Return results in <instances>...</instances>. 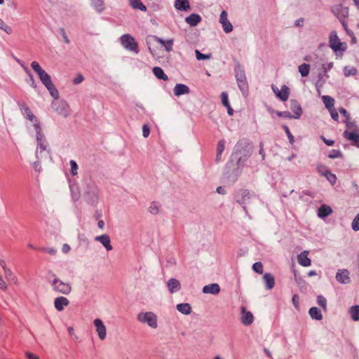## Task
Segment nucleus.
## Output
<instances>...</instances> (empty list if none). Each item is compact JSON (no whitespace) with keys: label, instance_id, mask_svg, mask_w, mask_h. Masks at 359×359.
I'll return each instance as SVG.
<instances>
[{"label":"nucleus","instance_id":"11","mask_svg":"<svg viewBox=\"0 0 359 359\" xmlns=\"http://www.w3.org/2000/svg\"><path fill=\"white\" fill-rule=\"evenodd\" d=\"M241 323L245 326L250 325L254 321V316L252 313L250 311H247L245 306H241Z\"/></svg>","mask_w":359,"mask_h":359},{"label":"nucleus","instance_id":"32","mask_svg":"<svg viewBox=\"0 0 359 359\" xmlns=\"http://www.w3.org/2000/svg\"><path fill=\"white\" fill-rule=\"evenodd\" d=\"M322 100H323V102L325 106V107L328 109V110H330L334 107V100L329 96V95H323L322 97Z\"/></svg>","mask_w":359,"mask_h":359},{"label":"nucleus","instance_id":"20","mask_svg":"<svg viewBox=\"0 0 359 359\" xmlns=\"http://www.w3.org/2000/svg\"><path fill=\"white\" fill-rule=\"evenodd\" d=\"M167 285L170 293L179 291L181 288L180 283L175 278L170 279L167 283Z\"/></svg>","mask_w":359,"mask_h":359},{"label":"nucleus","instance_id":"53","mask_svg":"<svg viewBox=\"0 0 359 359\" xmlns=\"http://www.w3.org/2000/svg\"><path fill=\"white\" fill-rule=\"evenodd\" d=\"M40 251L46 252L51 255H54L56 253V250L54 248H41L40 249Z\"/></svg>","mask_w":359,"mask_h":359},{"label":"nucleus","instance_id":"15","mask_svg":"<svg viewBox=\"0 0 359 359\" xmlns=\"http://www.w3.org/2000/svg\"><path fill=\"white\" fill-rule=\"evenodd\" d=\"M93 323L100 339L103 340L106 337V327L104 325L99 318L95 319Z\"/></svg>","mask_w":359,"mask_h":359},{"label":"nucleus","instance_id":"7","mask_svg":"<svg viewBox=\"0 0 359 359\" xmlns=\"http://www.w3.org/2000/svg\"><path fill=\"white\" fill-rule=\"evenodd\" d=\"M343 137L346 140L351 142L353 146L359 148V130H344Z\"/></svg>","mask_w":359,"mask_h":359},{"label":"nucleus","instance_id":"44","mask_svg":"<svg viewBox=\"0 0 359 359\" xmlns=\"http://www.w3.org/2000/svg\"><path fill=\"white\" fill-rule=\"evenodd\" d=\"M71 166V174L72 176L77 175L78 165L76 161L71 160L69 162Z\"/></svg>","mask_w":359,"mask_h":359},{"label":"nucleus","instance_id":"62","mask_svg":"<svg viewBox=\"0 0 359 359\" xmlns=\"http://www.w3.org/2000/svg\"><path fill=\"white\" fill-rule=\"evenodd\" d=\"M69 250H70V247L68 244H64L62 245V252L64 253H67L69 252Z\"/></svg>","mask_w":359,"mask_h":359},{"label":"nucleus","instance_id":"22","mask_svg":"<svg viewBox=\"0 0 359 359\" xmlns=\"http://www.w3.org/2000/svg\"><path fill=\"white\" fill-rule=\"evenodd\" d=\"M189 93V88L187 86L182 83H177L174 88V93L176 96H180Z\"/></svg>","mask_w":359,"mask_h":359},{"label":"nucleus","instance_id":"36","mask_svg":"<svg viewBox=\"0 0 359 359\" xmlns=\"http://www.w3.org/2000/svg\"><path fill=\"white\" fill-rule=\"evenodd\" d=\"M298 69L302 76L306 77L309 74L310 65L306 63L302 64L299 66Z\"/></svg>","mask_w":359,"mask_h":359},{"label":"nucleus","instance_id":"50","mask_svg":"<svg viewBox=\"0 0 359 359\" xmlns=\"http://www.w3.org/2000/svg\"><path fill=\"white\" fill-rule=\"evenodd\" d=\"M292 303L294 307L299 310V297L298 294H295L292 296Z\"/></svg>","mask_w":359,"mask_h":359},{"label":"nucleus","instance_id":"56","mask_svg":"<svg viewBox=\"0 0 359 359\" xmlns=\"http://www.w3.org/2000/svg\"><path fill=\"white\" fill-rule=\"evenodd\" d=\"M83 81V76L81 74H79L76 75V76L73 79L72 81V83L74 84H79L80 83H81L82 81Z\"/></svg>","mask_w":359,"mask_h":359},{"label":"nucleus","instance_id":"51","mask_svg":"<svg viewBox=\"0 0 359 359\" xmlns=\"http://www.w3.org/2000/svg\"><path fill=\"white\" fill-rule=\"evenodd\" d=\"M283 129L285 130V131L289 138L290 142L291 144H292L294 142V137L292 135V133H290L289 128L287 126H283Z\"/></svg>","mask_w":359,"mask_h":359},{"label":"nucleus","instance_id":"61","mask_svg":"<svg viewBox=\"0 0 359 359\" xmlns=\"http://www.w3.org/2000/svg\"><path fill=\"white\" fill-rule=\"evenodd\" d=\"M321 139L323 140L324 143L327 146H332L334 144V141L332 140H327L324 137H321Z\"/></svg>","mask_w":359,"mask_h":359},{"label":"nucleus","instance_id":"42","mask_svg":"<svg viewBox=\"0 0 359 359\" xmlns=\"http://www.w3.org/2000/svg\"><path fill=\"white\" fill-rule=\"evenodd\" d=\"M252 269L259 274H262L264 272L263 265L260 262L255 263L252 265Z\"/></svg>","mask_w":359,"mask_h":359},{"label":"nucleus","instance_id":"59","mask_svg":"<svg viewBox=\"0 0 359 359\" xmlns=\"http://www.w3.org/2000/svg\"><path fill=\"white\" fill-rule=\"evenodd\" d=\"M7 288H8V287H7L6 282L4 280L1 276L0 275V289L4 291H6L7 290Z\"/></svg>","mask_w":359,"mask_h":359},{"label":"nucleus","instance_id":"38","mask_svg":"<svg viewBox=\"0 0 359 359\" xmlns=\"http://www.w3.org/2000/svg\"><path fill=\"white\" fill-rule=\"evenodd\" d=\"M358 73V70L356 68L353 67L346 66L344 68V74L346 77L351 76H355Z\"/></svg>","mask_w":359,"mask_h":359},{"label":"nucleus","instance_id":"14","mask_svg":"<svg viewBox=\"0 0 359 359\" xmlns=\"http://www.w3.org/2000/svg\"><path fill=\"white\" fill-rule=\"evenodd\" d=\"M290 109L293 112L292 116L294 119H298L302 114V109L300 104L295 100H290Z\"/></svg>","mask_w":359,"mask_h":359},{"label":"nucleus","instance_id":"10","mask_svg":"<svg viewBox=\"0 0 359 359\" xmlns=\"http://www.w3.org/2000/svg\"><path fill=\"white\" fill-rule=\"evenodd\" d=\"M35 130L36 133V141L38 148L39 149L40 151L42 152L46 150V144H45L46 140L44 135L42 133L41 124H39L38 123L35 124Z\"/></svg>","mask_w":359,"mask_h":359},{"label":"nucleus","instance_id":"8","mask_svg":"<svg viewBox=\"0 0 359 359\" xmlns=\"http://www.w3.org/2000/svg\"><path fill=\"white\" fill-rule=\"evenodd\" d=\"M18 105L20 109L22 111V114L24 116L29 120V121L33 122L34 128H35V124L38 123L40 124L39 121L36 118V117L33 114L32 111L29 109V107L25 102H20Z\"/></svg>","mask_w":359,"mask_h":359},{"label":"nucleus","instance_id":"41","mask_svg":"<svg viewBox=\"0 0 359 359\" xmlns=\"http://www.w3.org/2000/svg\"><path fill=\"white\" fill-rule=\"evenodd\" d=\"M344 123L346 127V130H359V128L357 127L354 121H351V119L345 120Z\"/></svg>","mask_w":359,"mask_h":359},{"label":"nucleus","instance_id":"17","mask_svg":"<svg viewBox=\"0 0 359 359\" xmlns=\"http://www.w3.org/2000/svg\"><path fill=\"white\" fill-rule=\"evenodd\" d=\"M336 279L339 283H348L350 281L348 271L346 269L339 270L337 273Z\"/></svg>","mask_w":359,"mask_h":359},{"label":"nucleus","instance_id":"47","mask_svg":"<svg viewBox=\"0 0 359 359\" xmlns=\"http://www.w3.org/2000/svg\"><path fill=\"white\" fill-rule=\"evenodd\" d=\"M342 156L341 152L339 150L333 149L329 154L328 157L330 158H337Z\"/></svg>","mask_w":359,"mask_h":359},{"label":"nucleus","instance_id":"28","mask_svg":"<svg viewBox=\"0 0 359 359\" xmlns=\"http://www.w3.org/2000/svg\"><path fill=\"white\" fill-rule=\"evenodd\" d=\"M175 7L177 10L187 11L190 8L188 0H175Z\"/></svg>","mask_w":359,"mask_h":359},{"label":"nucleus","instance_id":"33","mask_svg":"<svg viewBox=\"0 0 359 359\" xmlns=\"http://www.w3.org/2000/svg\"><path fill=\"white\" fill-rule=\"evenodd\" d=\"M309 313L313 319L320 320L323 318L322 313L317 307H311Z\"/></svg>","mask_w":359,"mask_h":359},{"label":"nucleus","instance_id":"5","mask_svg":"<svg viewBox=\"0 0 359 359\" xmlns=\"http://www.w3.org/2000/svg\"><path fill=\"white\" fill-rule=\"evenodd\" d=\"M52 108L57 112L58 114L62 115L65 117L69 115V105L64 101L58 100L54 99V101L52 102Z\"/></svg>","mask_w":359,"mask_h":359},{"label":"nucleus","instance_id":"25","mask_svg":"<svg viewBox=\"0 0 359 359\" xmlns=\"http://www.w3.org/2000/svg\"><path fill=\"white\" fill-rule=\"evenodd\" d=\"M152 37L156 42H158L161 45L163 46L168 52H170L172 50V44H173L172 40L164 41L162 39H161L156 36H153Z\"/></svg>","mask_w":359,"mask_h":359},{"label":"nucleus","instance_id":"35","mask_svg":"<svg viewBox=\"0 0 359 359\" xmlns=\"http://www.w3.org/2000/svg\"><path fill=\"white\" fill-rule=\"evenodd\" d=\"M247 198H250V193L247 190H242L237 195V201L239 203H244Z\"/></svg>","mask_w":359,"mask_h":359},{"label":"nucleus","instance_id":"63","mask_svg":"<svg viewBox=\"0 0 359 359\" xmlns=\"http://www.w3.org/2000/svg\"><path fill=\"white\" fill-rule=\"evenodd\" d=\"M304 24V19L299 18L295 21V25L297 27H302Z\"/></svg>","mask_w":359,"mask_h":359},{"label":"nucleus","instance_id":"12","mask_svg":"<svg viewBox=\"0 0 359 359\" xmlns=\"http://www.w3.org/2000/svg\"><path fill=\"white\" fill-rule=\"evenodd\" d=\"M273 91L276 94V97L279 98L281 101L285 102L288 100L290 95V89L289 88L283 85L281 87L280 90H278L277 88H272Z\"/></svg>","mask_w":359,"mask_h":359},{"label":"nucleus","instance_id":"26","mask_svg":"<svg viewBox=\"0 0 359 359\" xmlns=\"http://www.w3.org/2000/svg\"><path fill=\"white\" fill-rule=\"evenodd\" d=\"M263 278H264L266 289L271 290L274 287V285H275V280H274L273 276L271 275V273H266L264 275Z\"/></svg>","mask_w":359,"mask_h":359},{"label":"nucleus","instance_id":"58","mask_svg":"<svg viewBox=\"0 0 359 359\" xmlns=\"http://www.w3.org/2000/svg\"><path fill=\"white\" fill-rule=\"evenodd\" d=\"M24 69H25V71L27 72V74L30 77L31 80L32 81V86L33 88H36V83L34 82V78H33V75L32 74L31 72L29 70V69L27 67H25Z\"/></svg>","mask_w":359,"mask_h":359},{"label":"nucleus","instance_id":"18","mask_svg":"<svg viewBox=\"0 0 359 359\" xmlns=\"http://www.w3.org/2000/svg\"><path fill=\"white\" fill-rule=\"evenodd\" d=\"M309 251L304 250L298 257V262L302 266H309L311 264V259L308 257Z\"/></svg>","mask_w":359,"mask_h":359},{"label":"nucleus","instance_id":"43","mask_svg":"<svg viewBox=\"0 0 359 359\" xmlns=\"http://www.w3.org/2000/svg\"><path fill=\"white\" fill-rule=\"evenodd\" d=\"M275 113L279 117H284V118H290V119L294 118L292 114L290 111H275Z\"/></svg>","mask_w":359,"mask_h":359},{"label":"nucleus","instance_id":"49","mask_svg":"<svg viewBox=\"0 0 359 359\" xmlns=\"http://www.w3.org/2000/svg\"><path fill=\"white\" fill-rule=\"evenodd\" d=\"M196 59L198 60H206L210 57V55H205L201 53L198 50H195Z\"/></svg>","mask_w":359,"mask_h":359},{"label":"nucleus","instance_id":"40","mask_svg":"<svg viewBox=\"0 0 359 359\" xmlns=\"http://www.w3.org/2000/svg\"><path fill=\"white\" fill-rule=\"evenodd\" d=\"M94 8L97 12H102L104 9V3L103 0H93Z\"/></svg>","mask_w":359,"mask_h":359},{"label":"nucleus","instance_id":"6","mask_svg":"<svg viewBox=\"0 0 359 359\" xmlns=\"http://www.w3.org/2000/svg\"><path fill=\"white\" fill-rule=\"evenodd\" d=\"M332 13L338 18V20H346L348 18L349 12L347 7L341 4L335 5L332 8Z\"/></svg>","mask_w":359,"mask_h":359},{"label":"nucleus","instance_id":"19","mask_svg":"<svg viewBox=\"0 0 359 359\" xmlns=\"http://www.w3.org/2000/svg\"><path fill=\"white\" fill-rule=\"evenodd\" d=\"M220 291V287L217 283H212L208 285H205L203 288V292L206 294H217Z\"/></svg>","mask_w":359,"mask_h":359},{"label":"nucleus","instance_id":"2","mask_svg":"<svg viewBox=\"0 0 359 359\" xmlns=\"http://www.w3.org/2000/svg\"><path fill=\"white\" fill-rule=\"evenodd\" d=\"M121 45L127 50L135 53H139L138 43L135 38L129 34H123L120 38Z\"/></svg>","mask_w":359,"mask_h":359},{"label":"nucleus","instance_id":"21","mask_svg":"<svg viewBox=\"0 0 359 359\" xmlns=\"http://www.w3.org/2000/svg\"><path fill=\"white\" fill-rule=\"evenodd\" d=\"M95 240L100 241L105 247L107 251L112 250V246L110 243V238L108 235L104 234L100 236H97Z\"/></svg>","mask_w":359,"mask_h":359},{"label":"nucleus","instance_id":"3","mask_svg":"<svg viewBox=\"0 0 359 359\" xmlns=\"http://www.w3.org/2000/svg\"><path fill=\"white\" fill-rule=\"evenodd\" d=\"M329 46L334 51H344L346 48V44L341 42L336 31L331 32L329 36Z\"/></svg>","mask_w":359,"mask_h":359},{"label":"nucleus","instance_id":"34","mask_svg":"<svg viewBox=\"0 0 359 359\" xmlns=\"http://www.w3.org/2000/svg\"><path fill=\"white\" fill-rule=\"evenodd\" d=\"M130 4L134 9H139L142 11H146L147 7L140 0H129Z\"/></svg>","mask_w":359,"mask_h":359},{"label":"nucleus","instance_id":"39","mask_svg":"<svg viewBox=\"0 0 359 359\" xmlns=\"http://www.w3.org/2000/svg\"><path fill=\"white\" fill-rule=\"evenodd\" d=\"M323 175L332 184H334L336 183L337 177L334 174L332 173L330 170H326L323 173Z\"/></svg>","mask_w":359,"mask_h":359},{"label":"nucleus","instance_id":"48","mask_svg":"<svg viewBox=\"0 0 359 359\" xmlns=\"http://www.w3.org/2000/svg\"><path fill=\"white\" fill-rule=\"evenodd\" d=\"M221 100H222V103L224 106L229 107V105H230L229 99H228V95L226 93H225V92L222 93Z\"/></svg>","mask_w":359,"mask_h":359},{"label":"nucleus","instance_id":"13","mask_svg":"<svg viewBox=\"0 0 359 359\" xmlns=\"http://www.w3.org/2000/svg\"><path fill=\"white\" fill-rule=\"evenodd\" d=\"M219 22L222 24L223 29L226 33H229L233 30V25L227 18L226 11H222L219 16Z\"/></svg>","mask_w":359,"mask_h":359},{"label":"nucleus","instance_id":"57","mask_svg":"<svg viewBox=\"0 0 359 359\" xmlns=\"http://www.w3.org/2000/svg\"><path fill=\"white\" fill-rule=\"evenodd\" d=\"M339 111L340 114L345 117V120L351 119L350 115L348 111L343 107L339 108Z\"/></svg>","mask_w":359,"mask_h":359},{"label":"nucleus","instance_id":"54","mask_svg":"<svg viewBox=\"0 0 359 359\" xmlns=\"http://www.w3.org/2000/svg\"><path fill=\"white\" fill-rule=\"evenodd\" d=\"M331 117L336 121H339V115L336 109L333 108L329 110Z\"/></svg>","mask_w":359,"mask_h":359},{"label":"nucleus","instance_id":"29","mask_svg":"<svg viewBox=\"0 0 359 359\" xmlns=\"http://www.w3.org/2000/svg\"><path fill=\"white\" fill-rule=\"evenodd\" d=\"M225 141L224 140H220L218 142L217 147V155L215 161L217 163L221 161L222 158V154L224 150L225 147Z\"/></svg>","mask_w":359,"mask_h":359},{"label":"nucleus","instance_id":"23","mask_svg":"<svg viewBox=\"0 0 359 359\" xmlns=\"http://www.w3.org/2000/svg\"><path fill=\"white\" fill-rule=\"evenodd\" d=\"M332 212V209L327 205H322L318 210V216L324 218L330 215Z\"/></svg>","mask_w":359,"mask_h":359},{"label":"nucleus","instance_id":"46","mask_svg":"<svg viewBox=\"0 0 359 359\" xmlns=\"http://www.w3.org/2000/svg\"><path fill=\"white\" fill-rule=\"evenodd\" d=\"M351 226L353 231H358L359 230V213L353 219Z\"/></svg>","mask_w":359,"mask_h":359},{"label":"nucleus","instance_id":"24","mask_svg":"<svg viewBox=\"0 0 359 359\" xmlns=\"http://www.w3.org/2000/svg\"><path fill=\"white\" fill-rule=\"evenodd\" d=\"M201 20V18L199 15L192 13L185 18V21L191 26L197 25Z\"/></svg>","mask_w":359,"mask_h":359},{"label":"nucleus","instance_id":"1","mask_svg":"<svg viewBox=\"0 0 359 359\" xmlns=\"http://www.w3.org/2000/svg\"><path fill=\"white\" fill-rule=\"evenodd\" d=\"M31 67L33 70L37 74L41 83L45 86L47 90L49 91L50 95L57 100L59 98V92L56 88L54 83L52 82L50 76L41 68L40 65L36 61H33L31 63Z\"/></svg>","mask_w":359,"mask_h":359},{"label":"nucleus","instance_id":"55","mask_svg":"<svg viewBox=\"0 0 359 359\" xmlns=\"http://www.w3.org/2000/svg\"><path fill=\"white\" fill-rule=\"evenodd\" d=\"M346 20H340V22L341 23L344 30L346 31V32L348 34H349V35L353 34V32L348 29V25H347V22Z\"/></svg>","mask_w":359,"mask_h":359},{"label":"nucleus","instance_id":"27","mask_svg":"<svg viewBox=\"0 0 359 359\" xmlns=\"http://www.w3.org/2000/svg\"><path fill=\"white\" fill-rule=\"evenodd\" d=\"M152 72L157 79L164 81H167L168 80V76L164 73L162 68L159 67H154L152 69Z\"/></svg>","mask_w":359,"mask_h":359},{"label":"nucleus","instance_id":"16","mask_svg":"<svg viewBox=\"0 0 359 359\" xmlns=\"http://www.w3.org/2000/svg\"><path fill=\"white\" fill-rule=\"evenodd\" d=\"M69 304V301L65 297H59L55 299L54 306L58 311H62L65 306Z\"/></svg>","mask_w":359,"mask_h":359},{"label":"nucleus","instance_id":"9","mask_svg":"<svg viewBox=\"0 0 359 359\" xmlns=\"http://www.w3.org/2000/svg\"><path fill=\"white\" fill-rule=\"evenodd\" d=\"M138 319L141 322L147 323L151 327L156 328L157 327L156 316L151 312H147L144 314H139Z\"/></svg>","mask_w":359,"mask_h":359},{"label":"nucleus","instance_id":"60","mask_svg":"<svg viewBox=\"0 0 359 359\" xmlns=\"http://www.w3.org/2000/svg\"><path fill=\"white\" fill-rule=\"evenodd\" d=\"M26 356L28 359H39V357L36 354L31 352H27Z\"/></svg>","mask_w":359,"mask_h":359},{"label":"nucleus","instance_id":"4","mask_svg":"<svg viewBox=\"0 0 359 359\" xmlns=\"http://www.w3.org/2000/svg\"><path fill=\"white\" fill-rule=\"evenodd\" d=\"M54 290L63 294H69L72 291L69 283H65L59 278H55L52 282Z\"/></svg>","mask_w":359,"mask_h":359},{"label":"nucleus","instance_id":"30","mask_svg":"<svg viewBox=\"0 0 359 359\" xmlns=\"http://www.w3.org/2000/svg\"><path fill=\"white\" fill-rule=\"evenodd\" d=\"M237 82L239 88L243 93H246L248 90V84L245 76H241V78H237Z\"/></svg>","mask_w":359,"mask_h":359},{"label":"nucleus","instance_id":"64","mask_svg":"<svg viewBox=\"0 0 359 359\" xmlns=\"http://www.w3.org/2000/svg\"><path fill=\"white\" fill-rule=\"evenodd\" d=\"M217 192L219 194H225V190L223 187H218L217 188Z\"/></svg>","mask_w":359,"mask_h":359},{"label":"nucleus","instance_id":"45","mask_svg":"<svg viewBox=\"0 0 359 359\" xmlns=\"http://www.w3.org/2000/svg\"><path fill=\"white\" fill-rule=\"evenodd\" d=\"M317 302L319 306H320L322 308H323L325 310H326L327 301H326V299L323 296H322V295L318 296Z\"/></svg>","mask_w":359,"mask_h":359},{"label":"nucleus","instance_id":"52","mask_svg":"<svg viewBox=\"0 0 359 359\" xmlns=\"http://www.w3.org/2000/svg\"><path fill=\"white\" fill-rule=\"evenodd\" d=\"M142 133L144 137H147L150 134V128L147 124H144L142 126Z\"/></svg>","mask_w":359,"mask_h":359},{"label":"nucleus","instance_id":"37","mask_svg":"<svg viewBox=\"0 0 359 359\" xmlns=\"http://www.w3.org/2000/svg\"><path fill=\"white\" fill-rule=\"evenodd\" d=\"M350 314L353 320L358 321L359 320V306L355 305L351 306L350 309Z\"/></svg>","mask_w":359,"mask_h":359},{"label":"nucleus","instance_id":"31","mask_svg":"<svg viewBox=\"0 0 359 359\" xmlns=\"http://www.w3.org/2000/svg\"><path fill=\"white\" fill-rule=\"evenodd\" d=\"M177 309L183 314L188 315L191 312V307L188 303H182L177 305Z\"/></svg>","mask_w":359,"mask_h":359}]
</instances>
